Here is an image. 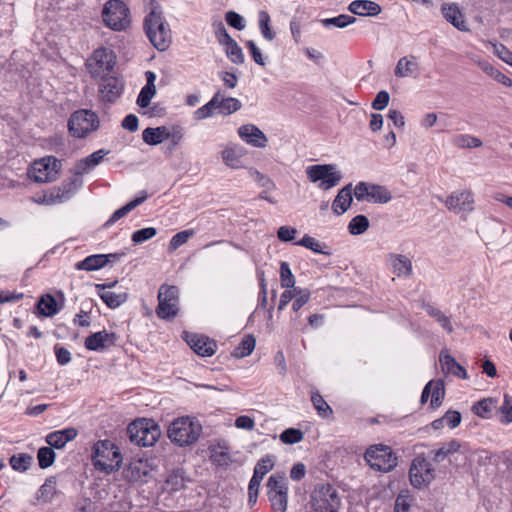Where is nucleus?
I'll return each instance as SVG.
<instances>
[{
    "label": "nucleus",
    "mask_w": 512,
    "mask_h": 512,
    "mask_svg": "<svg viewBox=\"0 0 512 512\" xmlns=\"http://www.w3.org/2000/svg\"><path fill=\"white\" fill-rule=\"evenodd\" d=\"M109 263V256L105 254H94L75 264L76 270L96 271Z\"/></svg>",
    "instance_id": "nucleus-33"
},
{
    "label": "nucleus",
    "mask_w": 512,
    "mask_h": 512,
    "mask_svg": "<svg viewBox=\"0 0 512 512\" xmlns=\"http://www.w3.org/2000/svg\"><path fill=\"white\" fill-rule=\"evenodd\" d=\"M497 403L498 401L495 398H484L475 402L471 410L476 416L482 419H490L494 410L497 408Z\"/></svg>",
    "instance_id": "nucleus-35"
},
{
    "label": "nucleus",
    "mask_w": 512,
    "mask_h": 512,
    "mask_svg": "<svg viewBox=\"0 0 512 512\" xmlns=\"http://www.w3.org/2000/svg\"><path fill=\"white\" fill-rule=\"evenodd\" d=\"M102 301L111 309H115L127 300L126 293H115L111 291H103L98 293Z\"/></svg>",
    "instance_id": "nucleus-48"
},
{
    "label": "nucleus",
    "mask_w": 512,
    "mask_h": 512,
    "mask_svg": "<svg viewBox=\"0 0 512 512\" xmlns=\"http://www.w3.org/2000/svg\"><path fill=\"white\" fill-rule=\"evenodd\" d=\"M194 235V230H184L176 233L169 242V249L171 251L178 249L180 246L185 244L190 237Z\"/></svg>",
    "instance_id": "nucleus-63"
},
{
    "label": "nucleus",
    "mask_w": 512,
    "mask_h": 512,
    "mask_svg": "<svg viewBox=\"0 0 512 512\" xmlns=\"http://www.w3.org/2000/svg\"><path fill=\"white\" fill-rule=\"evenodd\" d=\"M353 194L359 202L374 204H386L392 199L391 192L387 187L364 181L356 184Z\"/></svg>",
    "instance_id": "nucleus-10"
},
{
    "label": "nucleus",
    "mask_w": 512,
    "mask_h": 512,
    "mask_svg": "<svg viewBox=\"0 0 512 512\" xmlns=\"http://www.w3.org/2000/svg\"><path fill=\"white\" fill-rule=\"evenodd\" d=\"M223 46H225V52L227 57L234 63H242L244 60V56L242 53V49L236 43L234 39L228 41Z\"/></svg>",
    "instance_id": "nucleus-56"
},
{
    "label": "nucleus",
    "mask_w": 512,
    "mask_h": 512,
    "mask_svg": "<svg viewBox=\"0 0 512 512\" xmlns=\"http://www.w3.org/2000/svg\"><path fill=\"white\" fill-rule=\"evenodd\" d=\"M256 340L252 335L244 338L240 344L234 349L233 355L237 358L248 356L254 349Z\"/></svg>",
    "instance_id": "nucleus-54"
},
{
    "label": "nucleus",
    "mask_w": 512,
    "mask_h": 512,
    "mask_svg": "<svg viewBox=\"0 0 512 512\" xmlns=\"http://www.w3.org/2000/svg\"><path fill=\"white\" fill-rule=\"evenodd\" d=\"M38 309L42 315L47 317H51L59 311L55 298L49 294L40 298L38 301Z\"/></svg>",
    "instance_id": "nucleus-47"
},
{
    "label": "nucleus",
    "mask_w": 512,
    "mask_h": 512,
    "mask_svg": "<svg viewBox=\"0 0 512 512\" xmlns=\"http://www.w3.org/2000/svg\"><path fill=\"white\" fill-rule=\"evenodd\" d=\"M364 459L369 467L380 472H390L397 466V457L391 447L384 444H374L369 446Z\"/></svg>",
    "instance_id": "nucleus-6"
},
{
    "label": "nucleus",
    "mask_w": 512,
    "mask_h": 512,
    "mask_svg": "<svg viewBox=\"0 0 512 512\" xmlns=\"http://www.w3.org/2000/svg\"><path fill=\"white\" fill-rule=\"evenodd\" d=\"M238 135L246 143L256 146V126L251 124L242 125L238 129Z\"/></svg>",
    "instance_id": "nucleus-62"
},
{
    "label": "nucleus",
    "mask_w": 512,
    "mask_h": 512,
    "mask_svg": "<svg viewBox=\"0 0 512 512\" xmlns=\"http://www.w3.org/2000/svg\"><path fill=\"white\" fill-rule=\"evenodd\" d=\"M453 143L459 148H479L482 146V141L478 137L460 134L454 137Z\"/></svg>",
    "instance_id": "nucleus-53"
},
{
    "label": "nucleus",
    "mask_w": 512,
    "mask_h": 512,
    "mask_svg": "<svg viewBox=\"0 0 512 512\" xmlns=\"http://www.w3.org/2000/svg\"><path fill=\"white\" fill-rule=\"evenodd\" d=\"M305 173L308 180L323 191L336 187L343 178L342 172L336 164L310 165L306 167Z\"/></svg>",
    "instance_id": "nucleus-4"
},
{
    "label": "nucleus",
    "mask_w": 512,
    "mask_h": 512,
    "mask_svg": "<svg viewBox=\"0 0 512 512\" xmlns=\"http://www.w3.org/2000/svg\"><path fill=\"white\" fill-rule=\"evenodd\" d=\"M352 193L351 184L346 185L338 192L332 203V210L335 214L342 215L350 208L353 201Z\"/></svg>",
    "instance_id": "nucleus-31"
},
{
    "label": "nucleus",
    "mask_w": 512,
    "mask_h": 512,
    "mask_svg": "<svg viewBox=\"0 0 512 512\" xmlns=\"http://www.w3.org/2000/svg\"><path fill=\"white\" fill-rule=\"evenodd\" d=\"M202 432L199 421L186 417L175 419L169 426L168 437L180 447L189 446L195 443Z\"/></svg>",
    "instance_id": "nucleus-3"
},
{
    "label": "nucleus",
    "mask_w": 512,
    "mask_h": 512,
    "mask_svg": "<svg viewBox=\"0 0 512 512\" xmlns=\"http://www.w3.org/2000/svg\"><path fill=\"white\" fill-rule=\"evenodd\" d=\"M310 504L313 512H338L341 507V497L334 486L324 484L314 489Z\"/></svg>",
    "instance_id": "nucleus-7"
},
{
    "label": "nucleus",
    "mask_w": 512,
    "mask_h": 512,
    "mask_svg": "<svg viewBox=\"0 0 512 512\" xmlns=\"http://www.w3.org/2000/svg\"><path fill=\"white\" fill-rule=\"evenodd\" d=\"M149 12L144 19V31L151 44L159 51L169 48L172 40L169 24L163 17L161 6L156 0H144Z\"/></svg>",
    "instance_id": "nucleus-1"
},
{
    "label": "nucleus",
    "mask_w": 512,
    "mask_h": 512,
    "mask_svg": "<svg viewBox=\"0 0 512 512\" xmlns=\"http://www.w3.org/2000/svg\"><path fill=\"white\" fill-rule=\"evenodd\" d=\"M267 494L274 512H286L288 505V487L283 475L273 474L267 482Z\"/></svg>",
    "instance_id": "nucleus-12"
},
{
    "label": "nucleus",
    "mask_w": 512,
    "mask_h": 512,
    "mask_svg": "<svg viewBox=\"0 0 512 512\" xmlns=\"http://www.w3.org/2000/svg\"><path fill=\"white\" fill-rule=\"evenodd\" d=\"M431 395L430 405L432 408H438L445 396L444 383L441 380H431L424 387L421 395V403L424 404L428 401Z\"/></svg>",
    "instance_id": "nucleus-23"
},
{
    "label": "nucleus",
    "mask_w": 512,
    "mask_h": 512,
    "mask_svg": "<svg viewBox=\"0 0 512 512\" xmlns=\"http://www.w3.org/2000/svg\"><path fill=\"white\" fill-rule=\"evenodd\" d=\"M435 479V469L424 457H416L409 469V480L416 489L428 487Z\"/></svg>",
    "instance_id": "nucleus-15"
},
{
    "label": "nucleus",
    "mask_w": 512,
    "mask_h": 512,
    "mask_svg": "<svg viewBox=\"0 0 512 512\" xmlns=\"http://www.w3.org/2000/svg\"><path fill=\"white\" fill-rule=\"evenodd\" d=\"M441 13L444 19L450 23L453 27L461 32H470L469 23L459 8V6L455 3H444L441 6Z\"/></svg>",
    "instance_id": "nucleus-19"
},
{
    "label": "nucleus",
    "mask_w": 512,
    "mask_h": 512,
    "mask_svg": "<svg viewBox=\"0 0 512 512\" xmlns=\"http://www.w3.org/2000/svg\"><path fill=\"white\" fill-rule=\"evenodd\" d=\"M428 314L433 317L440 325L441 327L447 332L452 333L453 332V326L450 321V318L444 314L442 311L429 307L427 310Z\"/></svg>",
    "instance_id": "nucleus-57"
},
{
    "label": "nucleus",
    "mask_w": 512,
    "mask_h": 512,
    "mask_svg": "<svg viewBox=\"0 0 512 512\" xmlns=\"http://www.w3.org/2000/svg\"><path fill=\"white\" fill-rule=\"evenodd\" d=\"M357 19L347 14H340L336 17L325 18L320 21L321 25L325 28L337 27L340 29L356 23Z\"/></svg>",
    "instance_id": "nucleus-43"
},
{
    "label": "nucleus",
    "mask_w": 512,
    "mask_h": 512,
    "mask_svg": "<svg viewBox=\"0 0 512 512\" xmlns=\"http://www.w3.org/2000/svg\"><path fill=\"white\" fill-rule=\"evenodd\" d=\"M210 459L218 466H227L231 462L229 448L226 444H216L210 447Z\"/></svg>",
    "instance_id": "nucleus-40"
},
{
    "label": "nucleus",
    "mask_w": 512,
    "mask_h": 512,
    "mask_svg": "<svg viewBox=\"0 0 512 512\" xmlns=\"http://www.w3.org/2000/svg\"><path fill=\"white\" fill-rule=\"evenodd\" d=\"M82 185V181L79 180L76 175L74 177L64 180L60 186H57L60 193H63V197L66 201L72 198L78 187Z\"/></svg>",
    "instance_id": "nucleus-49"
},
{
    "label": "nucleus",
    "mask_w": 512,
    "mask_h": 512,
    "mask_svg": "<svg viewBox=\"0 0 512 512\" xmlns=\"http://www.w3.org/2000/svg\"><path fill=\"white\" fill-rule=\"evenodd\" d=\"M33 462V457L26 453L13 455L9 459L11 467L19 472L26 471Z\"/></svg>",
    "instance_id": "nucleus-52"
},
{
    "label": "nucleus",
    "mask_w": 512,
    "mask_h": 512,
    "mask_svg": "<svg viewBox=\"0 0 512 512\" xmlns=\"http://www.w3.org/2000/svg\"><path fill=\"white\" fill-rule=\"evenodd\" d=\"M444 205L452 213L467 216L474 210V194L468 189L453 191L444 200Z\"/></svg>",
    "instance_id": "nucleus-16"
},
{
    "label": "nucleus",
    "mask_w": 512,
    "mask_h": 512,
    "mask_svg": "<svg viewBox=\"0 0 512 512\" xmlns=\"http://www.w3.org/2000/svg\"><path fill=\"white\" fill-rule=\"evenodd\" d=\"M218 103V96H213L212 99L203 105L202 107L198 108L194 112V119L196 120H203L210 116H212L213 111L216 109Z\"/></svg>",
    "instance_id": "nucleus-58"
},
{
    "label": "nucleus",
    "mask_w": 512,
    "mask_h": 512,
    "mask_svg": "<svg viewBox=\"0 0 512 512\" xmlns=\"http://www.w3.org/2000/svg\"><path fill=\"white\" fill-rule=\"evenodd\" d=\"M127 434L131 443L142 447H149L158 441L161 431L154 420L138 419L128 425Z\"/></svg>",
    "instance_id": "nucleus-5"
},
{
    "label": "nucleus",
    "mask_w": 512,
    "mask_h": 512,
    "mask_svg": "<svg viewBox=\"0 0 512 512\" xmlns=\"http://www.w3.org/2000/svg\"><path fill=\"white\" fill-rule=\"evenodd\" d=\"M126 478L134 482H147L146 477L148 475L147 464L141 460L132 462L129 464L125 471Z\"/></svg>",
    "instance_id": "nucleus-38"
},
{
    "label": "nucleus",
    "mask_w": 512,
    "mask_h": 512,
    "mask_svg": "<svg viewBox=\"0 0 512 512\" xmlns=\"http://www.w3.org/2000/svg\"><path fill=\"white\" fill-rule=\"evenodd\" d=\"M116 64V55L110 48L96 49L87 61V67L92 77H102L109 74Z\"/></svg>",
    "instance_id": "nucleus-11"
},
{
    "label": "nucleus",
    "mask_w": 512,
    "mask_h": 512,
    "mask_svg": "<svg viewBox=\"0 0 512 512\" xmlns=\"http://www.w3.org/2000/svg\"><path fill=\"white\" fill-rule=\"evenodd\" d=\"M347 10L361 17H376L382 12V7L372 0H354L350 2Z\"/></svg>",
    "instance_id": "nucleus-24"
},
{
    "label": "nucleus",
    "mask_w": 512,
    "mask_h": 512,
    "mask_svg": "<svg viewBox=\"0 0 512 512\" xmlns=\"http://www.w3.org/2000/svg\"><path fill=\"white\" fill-rule=\"evenodd\" d=\"M107 154L105 150H97L87 157L80 159L74 166V175L80 176L88 173L89 170L97 166L104 156Z\"/></svg>",
    "instance_id": "nucleus-30"
},
{
    "label": "nucleus",
    "mask_w": 512,
    "mask_h": 512,
    "mask_svg": "<svg viewBox=\"0 0 512 512\" xmlns=\"http://www.w3.org/2000/svg\"><path fill=\"white\" fill-rule=\"evenodd\" d=\"M56 454L51 447H41L37 452V459L40 468L46 469L55 461Z\"/></svg>",
    "instance_id": "nucleus-55"
},
{
    "label": "nucleus",
    "mask_w": 512,
    "mask_h": 512,
    "mask_svg": "<svg viewBox=\"0 0 512 512\" xmlns=\"http://www.w3.org/2000/svg\"><path fill=\"white\" fill-rule=\"evenodd\" d=\"M60 168L61 162L57 158L47 156L34 161L28 170V176L38 183L51 182L57 178Z\"/></svg>",
    "instance_id": "nucleus-14"
},
{
    "label": "nucleus",
    "mask_w": 512,
    "mask_h": 512,
    "mask_svg": "<svg viewBox=\"0 0 512 512\" xmlns=\"http://www.w3.org/2000/svg\"><path fill=\"white\" fill-rule=\"evenodd\" d=\"M478 67L489 77L501 83L505 87L512 86V80L485 60H477Z\"/></svg>",
    "instance_id": "nucleus-37"
},
{
    "label": "nucleus",
    "mask_w": 512,
    "mask_h": 512,
    "mask_svg": "<svg viewBox=\"0 0 512 512\" xmlns=\"http://www.w3.org/2000/svg\"><path fill=\"white\" fill-rule=\"evenodd\" d=\"M99 124L98 116L90 110L75 111L69 121L68 129L70 134L76 138H83L90 132L97 129Z\"/></svg>",
    "instance_id": "nucleus-13"
},
{
    "label": "nucleus",
    "mask_w": 512,
    "mask_h": 512,
    "mask_svg": "<svg viewBox=\"0 0 512 512\" xmlns=\"http://www.w3.org/2000/svg\"><path fill=\"white\" fill-rule=\"evenodd\" d=\"M258 198L275 205L278 203L276 195V185L267 176L258 174Z\"/></svg>",
    "instance_id": "nucleus-29"
},
{
    "label": "nucleus",
    "mask_w": 512,
    "mask_h": 512,
    "mask_svg": "<svg viewBox=\"0 0 512 512\" xmlns=\"http://www.w3.org/2000/svg\"><path fill=\"white\" fill-rule=\"evenodd\" d=\"M57 479L55 476L46 478L45 482L40 486L35 494V504H49L57 495Z\"/></svg>",
    "instance_id": "nucleus-28"
},
{
    "label": "nucleus",
    "mask_w": 512,
    "mask_h": 512,
    "mask_svg": "<svg viewBox=\"0 0 512 512\" xmlns=\"http://www.w3.org/2000/svg\"><path fill=\"white\" fill-rule=\"evenodd\" d=\"M91 459L97 470L108 474L119 469L122 463L119 448L108 439L99 440L94 444Z\"/></svg>",
    "instance_id": "nucleus-2"
},
{
    "label": "nucleus",
    "mask_w": 512,
    "mask_h": 512,
    "mask_svg": "<svg viewBox=\"0 0 512 512\" xmlns=\"http://www.w3.org/2000/svg\"><path fill=\"white\" fill-rule=\"evenodd\" d=\"M499 421L503 425L512 423V396L504 394L502 405L499 408Z\"/></svg>",
    "instance_id": "nucleus-51"
},
{
    "label": "nucleus",
    "mask_w": 512,
    "mask_h": 512,
    "mask_svg": "<svg viewBox=\"0 0 512 512\" xmlns=\"http://www.w3.org/2000/svg\"><path fill=\"white\" fill-rule=\"evenodd\" d=\"M462 451V444L456 439H451L447 442L440 444L438 447L432 449L429 452L431 460L436 463H442L446 460H450L451 457Z\"/></svg>",
    "instance_id": "nucleus-22"
},
{
    "label": "nucleus",
    "mask_w": 512,
    "mask_h": 512,
    "mask_svg": "<svg viewBox=\"0 0 512 512\" xmlns=\"http://www.w3.org/2000/svg\"><path fill=\"white\" fill-rule=\"evenodd\" d=\"M214 96H218L216 109L224 115L232 114L241 108V103L236 98H225L220 92H217Z\"/></svg>",
    "instance_id": "nucleus-42"
},
{
    "label": "nucleus",
    "mask_w": 512,
    "mask_h": 512,
    "mask_svg": "<svg viewBox=\"0 0 512 512\" xmlns=\"http://www.w3.org/2000/svg\"><path fill=\"white\" fill-rule=\"evenodd\" d=\"M185 472L182 468L172 470L165 480V485L169 492H176L184 488L185 486Z\"/></svg>",
    "instance_id": "nucleus-41"
},
{
    "label": "nucleus",
    "mask_w": 512,
    "mask_h": 512,
    "mask_svg": "<svg viewBox=\"0 0 512 512\" xmlns=\"http://www.w3.org/2000/svg\"><path fill=\"white\" fill-rule=\"evenodd\" d=\"M147 199V193L146 191H142L141 192V196L139 197H136L134 200L128 202L126 205H124L123 207L117 209L111 216L110 218L107 220V222L105 223V226L106 227H109L111 225H113L114 223H116L119 219L123 218L124 216H126L129 212H131L133 209H135L137 206H139L140 204H142L145 200Z\"/></svg>",
    "instance_id": "nucleus-34"
},
{
    "label": "nucleus",
    "mask_w": 512,
    "mask_h": 512,
    "mask_svg": "<svg viewBox=\"0 0 512 512\" xmlns=\"http://www.w3.org/2000/svg\"><path fill=\"white\" fill-rule=\"evenodd\" d=\"M156 94V87L144 86L140 90L136 103L141 108H147Z\"/></svg>",
    "instance_id": "nucleus-61"
},
{
    "label": "nucleus",
    "mask_w": 512,
    "mask_h": 512,
    "mask_svg": "<svg viewBox=\"0 0 512 512\" xmlns=\"http://www.w3.org/2000/svg\"><path fill=\"white\" fill-rule=\"evenodd\" d=\"M33 201L41 205H56L66 202L63 197V193L59 191L58 187H52L49 190L43 192L41 195L33 197Z\"/></svg>",
    "instance_id": "nucleus-39"
},
{
    "label": "nucleus",
    "mask_w": 512,
    "mask_h": 512,
    "mask_svg": "<svg viewBox=\"0 0 512 512\" xmlns=\"http://www.w3.org/2000/svg\"><path fill=\"white\" fill-rule=\"evenodd\" d=\"M117 336L115 333H109L106 330L92 333L84 341L85 348L90 351H103L110 346L115 345Z\"/></svg>",
    "instance_id": "nucleus-21"
},
{
    "label": "nucleus",
    "mask_w": 512,
    "mask_h": 512,
    "mask_svg": "<svg viewBox=\"0 0 512 512\" xmlns=\"http://www.w3.org/2000/svg\"><path fill=\"white\" fill-rule=\"evenodd\" d=\"M99 94L103 101L114 103L123 93L124 82L115 76H102Z\"/></svg>",
    "instance_id": "nucleus-18"
},
{
    "label": "nucleus",
    "mask_w": 512,
    "mask_h": 512,
    "mask_svg": "<svg viewBox=\"0 0 512 512\" xmlns=\"http://www.w3.org/2000/svg\"><path fill=\"white\" fill-rule=\"evenodd\" d=\"M311 402L321 418L328 419L333 415L332 408L328 405L325 399L317 392L311 395Z\"/></svg>",
    "instance_id": "nucleus-45"
},
{
    "label": "nucleus",
    "mask_w": 512,
    "mask_h": 512,
    "mask_svg": "<svg viewBox=\"0 0 512 512\" xmlns=\"http://www.w3.org/2000/svg\"><path fill=\"white\" fill-rule=\"evenodd\" d=\"M412 504L413 497L409 494L408 491H402L396 498L395 512H409Z\"/></svg>",
    "instance_id": "nucleus-59"
},
{
    "label": "nucleus",
    "mask_w": 512,
    "mask_h": 512,
    "mask_svg": "<svg viewBox=\"0 0 512 512\" xmlns=\"http://www.w3.org/2000/svg\"><path fill=\"white\" fill-rule=\"evenodd\" d=\"M103 22L114 31H123L130 25V11L121 0H108L102 10Z\"/></svg>",
    "instance_id": "nucleus-8"
},
{
    "label": "nucleus",
    "mask_w": 512,
    "mask_h": 512,
    "mask_svg": "<svg viewBox=\"0 0 512 512\" xmlns=\"http://www.w3.org/2000/svg\"><path fill=\"white\" fill-rule=\"evenodd\" d=\"M179 289L176 286L163 284L158 292V306L156 314L161 319L175 318L179 310Z\"/></svg>",
    "instance_id": "nucleus-9"
},
{
    "label": "nucleus",
    "mask_w": 512,
    "mask_h": 512,
    "mask_svg": "<svg viewBox=\"0 0 512 512\" xmlns=\"http://www.w3.org/2000/svg\"><path fill=\"white\" fill-rule=\"evenodd\" d=\"M296 245L303 246L318 254L329 255V252L326 251L327 246L309 235H305L301 240L296 242Z\"/></svg>",
    "instance_id": "nucleus-50"
},
{
    "label": "nucleus",
    "mask_w": 512,
    "mask_h": 512,
    "mask_svg": "<svg viewBox=\"0 0 512 512\" xmlns=\"http://www.w3.org/2000/svg\"><path fill=\"white\" fill-rule=\"evenodd\" d=\"M225 21L230 27L239 31L246 27L245 19L240 14L232 10L226 12Z\"/></svg>",
    "instance_id": "nucleus-64"
},
{
    "label": "nucleus",
    "mask_w": 512,
    "mask_h": 512,
    "mask_svg": "<svg viewBox=\"0 0 512 512\" xmlns=\"http://www.w3.org/2000/svg\"><path fill=\"white\" fill-rule=\"evenodd\" d=\"M157 234V229L154 227H147L136 230L132 233L131 240L135 244L143 243L152 239Z\"/></svg>",
    "instance_id": "nucleus-60"
},
{
    "label": "nucleus",
    "mask_w": 512,
    "mask_h": 512,
    "mask_svg": "<svg viewBox=\"0 0 512 512\" xmlns=\"http://www.w3.org/2000/svg\"><path fill=\"white\" fill-rule=\"evenodd\" d=\"M246 154L247 150L236 143H228L221 152L224 163L231 168L241 167L242 159Z\"/></svg>",
    "instance_id": "nucleus-25"
},
{
    "label": "nucleus",
    "mask_w": 512,
    "mask_h": 512,
    "mask_svg": "<svg viewBox=\"0 0 512 512\" xmlns=\"http://www.w3.org/2000/svg\"><path fill=\"white\" fill-rule=\"evenodd\" d=\"M439 362L444 374L454 375L461 379H467L468 375L465 368L461 366L447 351L440 352Z\"/></svg>",
    "instance_id": "nucleus-27"
},
{
    "label": "nucleus",
    "mask_w": 512,
    "mask_h": 512,
    "mask_svg": "<svg viewBox=\"0 0 512 512\" xmlns=\"http://www.w3.org/2000/svg\"><path fill=\"white\" fill-rule=\"evenodd\" d=\"M77 435L78 431L73 427H69L49 433L46 436V442L52 449H62L69 441L74 440Z\"/></svg>",
    "instance_id": "nucleus-26"
},
{
    "label": "nucleus",
    "mask_w": 512,
    "mask_h": 512,
    "mask_svg": "<svg viewBox=\"0 0 512 512\" xmlns=\"http://www.w3.org/2000/svg\"><path fill=\"white\" fill-rule=\"evenodd\" d=\"M370 226L369 219L365 215L353 217L348 224V231L353 236L365 233Z\"/></svg>",
    "instance_id": "nucleus-46"
},
{
    "label": "nucleus",
    "mask_w": 512,
    "mask_h": 512,
    "mask_svg": "<svg viewBox=\"0 0 512 512\" xmlns=\"http://www.w3.org/2000/svg\"><path fill=\"white\" fill-rule=\"evenodd\" d=\"M183 338L190 348L199 356H212L215 353L216 343L207 337L196 333L184 332Z\"/></svg>",
    "instance_id": "nucleus-20"
},
{
    "label": "nucleus",
    "mask_w": 512,
    "mask_h": 512,
    "mask_svg": "<svg viewBox=\"0 0 512 512\" xmlns=\"http://www.w3.org/2000/svg\"><path fill=\"white\" fill-rule=\"evenodd\" d=\"M169 129L165 126H159L156 128L148 127L143 130L142 138L143 141L148 145H158L164 140H168Z\"/></svg>",
    "instance_id": "nucleus-36"
},
{
    "label": "nucleus",
    "mask_w": 512,
    "mask_h": 512,
    "mask_svg": "<svg viewBox=\"0 0 512 512\" xmlns=\"http://www.w3.org/2000/svg\"><path fill=\"white\" fill-rule=\"evenodd\" d=\"M386 266L398 278H410L413 274V264L405 254L391 252L386 255Z\"/></svg>",
    "instance_id": "nucleus-17"
},
{
    "label": "nucleus",
    "mask_w": 512,
    "mask_h": 512,
    "mask_svg": "<svg viewBox=\"0 0 512 512\" xmlns=\"http://www.w3.org/2000/svg\"><path fill=\"white\" fill-rule=\"evenodd\" d=\"M258 25L263 38L269 42L276 37V32L271 26V19L267 12L262 11L258 15Z\"/></svg>",
    "instance_id": "nucleus-44"
},
{
    "label": "nucleus",
    "mask_w": 512,
    "mask_h": 512,
    "mask_svg": "<svg viewBox=\"0 0 512 512\" xmlns=\"http://www.w3.org/2000/svg\"><path fill=\"white\" fill-rule=\"evenodd\" d=\"M419 71V63L415 56H405L398 60L394 73L398 78L413 76Z\"/></svg>",
    "instance_id": "nucleus-32"
}]
</instances>
